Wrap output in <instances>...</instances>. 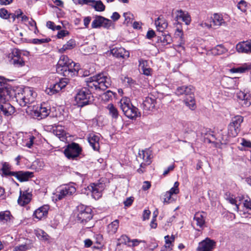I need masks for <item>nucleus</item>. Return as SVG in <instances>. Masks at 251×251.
Listing matches in <instances>:
<instances>
[{"label":"nucleus","mask_w":251,"mask_h":251,"mask_svg":"<svg viewBox=\"0 0 251 251\" xmlns=\"http://www.w3.org/2000/svg\"><path fill=\"white\" fill-rule=\"evenodd\" d=\"M133 201V198L132 197H129L126 199L124 201V203L126 206H129L131 205Z\"/></svg>","instance_id":"obj_59"},{"label":"nucleus","mask_w":251,"mask_h":251,"mask_svg":"<svg viewBox=\"0 0 251 251\" xmlns=\"http://www.w3.org/2000/svg\"><path fill=\"white\" fill-rule=\"evenodd\" d=\"M172 195L170 193H169L168 192H166L164 195V199L163 202L164 203H169L170 202V201L171 200V197Z\"/></svg>","instance_id":"obj_57"},{"label":"nucleus","mask_w":251,"mask_h":251,"mask_svg":"<svg viewBox=\"0 0 251 251\" xmlns=\"http://www.w3.org/2000/svg\"><path fill=\"white\" fill-rule=\"evenodd\" d=\"M240 131V128H236L232 124H229L228 127V135L229 136L234 137L236 136Z\"/></svg>","instance_id":"obj_41"},{"label":"nucleus","mask_w":251,"mask_h":251,"mask_svg":"<svg viewBox=\"0 0 251 251\" xmlns=\"http://www.w3.org/2000/svg\"><path fill=\"white\" fill-rule=\"evenodd\" d=\"M251 69V65L244 64L240 67L233 68L229 70V72L234 74H242L246 72Z\"/></svg>","instance_id":"obj_31"},{"label":"nucleus","mask_w":251,"mask_h":251,"mask_svg":"<svg viewBox=\"0 0 251 251\" xmlns=\"http://www.w3.org/2000/svg\"><path fill=\"white\" fill-rule=\"evenodd\" d=\"M195 89L191 85L189 86H182L177 88L176 90V94L177 95H185L186 96L194 95Z\"/></svg>","instance_id":"obj_24"},{"label":"nucleus","mask_w":251,"mask_h":251,"mask_svg":"<svg viewBox=\"0 0 251 251\" xmlns=\"http://www.w3.org/2000/svg\"><path fill=\"white\" fill-rule=\"evenodd\" d=\"M36 94L33 92L31 88L25 87L21 93L16 94V98L18 102L21 106H29L28 105L34 101Z\"/></svg>","instance_id":"obj_2"},{"label":"nucleus","mask_w":251,"mask_h":251,"mask_svg":"<svg viewBox=\"0 0 251 251\" xmlns=\"http://www.w3.org/2000/svg\"><path fill=\"white\" fill-rule=\"evenodd\" d=\"M35 234L39 240L47 241L49 239V235L45 231L41 229L35 230Z\"/></svg>","instance_id":"obj_43"},{"label":"nucleus","mask_w":251,"mask_h":251,"mask_svg":"<svg viewBox=\"0 0 251 251\" xmlns=\"http://www.w3.org/2000/svg\"><path fill=\"white\" fill-rule=\"evenodd\" d=\"M11 166L7 162L2 163V167L1 171L3 174L5 176H14L15 172H12L10 171Z\"/></svg>","instance_id":"obj_37"},{"label":"nucleus","mask_w":251,"mask_h":251,"mask_svg":"<svg viewBox=\"0 0 251 251\" xmlns=\"http://www.w3.org/2000/svg\"><path fill=\"white\" fill-rule=\"evenodd\" d=\"M178 186H179V182L178 181L175 182L174 184V187H172L168 192L172 195L173 194H177L179 192Z\"/></svg>","instance_id":"obj_49"},{"label":"nucleus","mask_w":251,"mask_h":251,"mask_svg":"<svg viewBox=\"0 0 251 251\" xmlns=\"http://www.w3.org/2000/svg\"><path fill=\"white\" fill-rule=\"evenodd\" d=\"M175 19L176 21L181 20L186 25H189L191 21V19L189 14L186 11L182 10H177L175 12Z\"/></svg>","instance_id":"obj_19"},{"label":"nucleus","mask_w":251,"mask_h":251,"mask_svg":"<svg viewBox=\"0 0 251 251\" xmlns=\"http://www.w3.org/2000/svg\"><path fill=\"white\" fill-rule=\"evenodd\" d=\"M29 52L17 49H14L9 54L11 63L17 67L25 65V61L22 56H28Z\"/></svg>","instance_id":"obj_6"},{"label":"nucleus","mask_w":251,"mask_h":251,"mask_svg":"<svg viewBox=\"0 0 251 251\" xmlns=\"http://www.w3.org/2000/svg\"><path fill=\"white\" fill-rule=\"evenodd\" d=\"M103 21V17H98L92 23V28H96L102 26V22Z\"/></svg>","instance_id":"obj_44"},{"label":"nucleus","mask_w":251,"mask_h":251,"mask_svg":"<svg viewBox=\"0 0 251 251\" xmlns=\"http://www.w3.org/2000/svg\"><path fill=\"white\" fill-rule=\"evenodd\" d=\"M100 79H90L86 81L87 86L91 89L96 90H105L109 86L110 83L104 79V81H100Z\"/></svg>","instance_id":"obj_9"},{"label":"nucleus","mask_w":251,"mask_h":251,"mask_svg":"<svg viewBox=\"0 0 251 251\" xmlns=\"http://www.w3.org/2000/svg\"><path fill=\"white\" fill-rule=\"evenodd\" d=\"M165 245L164 246V248L165 249H162V251H170L172 249V242L174 241L175 238L174 237H170L169 236L167 235L165 237Z\"/></svg>","instance_id":"obj_39"},{"label":"nucleus","mask_w":251,"mask_h":251,"mask_svg":"<svg viewBox=\"0 0 251 251\" xmlns=\"http://www.w3.org/2000/svg\"><path fill=\"white\" fill-rule=\"evenodd\" d=\"M227 50L222 45L216 46L214 48L208 51L207 54L218 55L223 54L227 52Z\"/></svg>","instance_id":"obj_29"},{"label":"nucleus","mask_w":251,"mask_h":251,"mask_svg":"<svg viewBox=\"0 0 251 251\" xmlns=\"http://www.w3.org/2000/svg\"><path fill=\"white\" fill-rule=\"evenodd\" d=\"M35 139V137L33 136H30L29 138V141L27 142L26 143V146L27 147L29 148H30L33 143V141Z\"/></svg>","instance_id":"obj_61"},{"label":"nucleus","mask_w":251,"mask_h":251,"mask_svg":"<svg viewBox=\"0 0 251 251\" xmlns=\"http://www.w3.org/2000/svg\"><path fill=\"white\" fill-rule=\"evenodd\" d=\"M32 199V194L27 191L22 192L20 191V196L18 200V203L21 206L27 204Z\"/></svg>","instance_id":"obj_17"},{"label":"nucleus","mask_w":251,"mask_h":251,"mask_svg":"<svg viewBox=\"0 0 251 251\" xmlns=\"http://www.w3.org/2000/svg\"><path fill=\"white\" fill-rule=\"evenodd\" d=\"M87 189L91 192L92 197L98 200L101 197L104 187L102 183H92L87 187Z\"/></svg>","instance_id":"obj_13"},{"label":"nucleus","mask_w":251,"mask_h":251,"mask_svg":"<svg viewBox=\"0 0 251 251\" xmlns=\"http://www.w3.org/2000/svg\"><path fill=\"white\" fill-rule=\"evenodd\" d=\"M19 181H27L33 177V173L29 171H20L15 172L14 176Z\"/></svg>","instance_id":"obj_18"},{"label":"nucleus","mask_w":251,"mask_h":251,"mask_svg":"<svg viewBox=\"0 0 251 251\" xmlns=\"http://www.w3.org/2000/svg\"><path fill=\"white\" fill-rule=\"evenodd\" d=\"M10 14L4 8L0 9V17L4 19H7L9 18Z\"/></svg>","instance_id":"obj_52"},{"label":"nucleus","mask_w":251,"mask_h":251,"mask_svg":"<svg viewBox=\"0 0 251 251\" xmlns=\"http://www.w3.org/2000/svg\"><path fill=\"white\" fill-rule=\"evenodd\" d=\"M237 8L242 12H245L249 8V6L246 1L242 0L238 3Z\"/></svg>","instance_id":"obj_46"},{"label":"nucleus","mask_w":251,"mask_h":251,"mask_svg":"<svg viewBox=\"0 0 251 251\" xmlns=\"http://www.w3.org/2000/svg\"><path fill=\"white\" fill-rule=\"evenodd\" d=\"M174 168H175V166H174V164L170 165V166H169L168 167V168L167 169L164 170L163 175L164 176H166V175H168V173L170 171H173L174 170Z\"/></svg>","instance_id":"obj_63"},{"label":"nucleus","mask_w":251,"mask_h":251,"mask_svg":"<svg viewBox=\"0 0 251 251\" xmlns=\"http://www.w3.org/2000/svg\"><path fill=\"white\" fill-rule=\"evenodd\" d=\"M100 134L97 135L92 133L88 135L87 137L88 141L94 151H98L100 149Z\"/></svg>","instance_id":"obj_16"},{"label":"nucleus","mask_w":251,"mask_h":251,"mask_svg":"<svg viewBox=\"0 0 251 251\" xmlns=\"http://www.w3.org/2000/svg\"><path fill=\"white\" fill-rule=\"evenodd\" d=\"M77 220L80 223L84 224L92 219V210L90 207L80 204L77 207Z\"/></svg>","instance_id":"obj_7"},{"label":"nucleus","mask_w":251,"mask_h":251,"mask_svg":"<svg viewBox=\"0 0 251 251\" xmlns=\"http://www.w3.org/2000/svg\"><path fill=\"white\" fill-rule=\"evenodd\" d=\"M119 105L125 115L127 118L133 119L140 116L138 108L133 106L129 98H123L119 102Z\"/></svg>","instance_id":"obj_3"},{"label":"nucleus","mask_w":251,"mask_h":251,"mask_svg":"<svg viewBox=\"0 0 251 251\" xmlns=\"http://www.w3.org/2000/svg\"><path fill=\"white\" fill-rule=\"evenodd\" d=\"M110 53L114 56L123 58H128L129 56V52L122 47L114 48L110 50Z\"/></svg>","instance_id":"obj_20"},{"label":"nucleus","mask_w":251,"mask_h":251,"mask_svg":"<svg viewBox=\"0 0 251 251\" xmlns=\"http://www.w3.org/2000/svg\"><path fill=\"white\" fill-rule=\"evenodd\" d=\"M138 158L142 159L143 162L141 163L140 167L144 168L146 165H149L151 163V153L148 151H142L139 153Z\"/></svg>","instance_id":"obj_25"},{"label":"nucleus","mask_w":251,"mask_h":251,"mask_svg":"<svg viewBox=\"0 0 251 251\" xmlns=\"http://www.w3.org/2000/svg\"><path fill=\"white\" fill-rule=\"evenodd\" d=\"M151 214V211L149 210H145L143 212V220H148Z\"/></svg>","instance_id":"obj_60"},{"label":"nucleus","mask_w":251,"mask_h":251,"mask_svg":"<svg viewBox=\"0 0 251 251\" xmlns=\"http://www.w3.org/2000/svg\"><path fill=\"white\" fill-rule=\"evenodd\" d=\"M243 117L240 115H237L232 118L230 124H232L236 128H240L241 124L243 122Z\"/></svg>","instance_id":"obj_40"},{"label":"nucleus","mask_w":251,"mask_h":251,"mask_svg":"<svg viewBox=\"0 0 251 251\" xmlns=\"http://www.w3.org/2000/svg\"><path fill=\"white\" fill-rule=\"evenodd\" d=\"M92 99L89 90L84 88L78 91L75 97V101L79 107H83L89 104Z\"/></svg>","instance_id":"obj_5"},{"label":"nucleus","mask_w":251,"mask_h":251,"mask_svg":"<svg viewBox=\"0 0 251 251\" xmlns=\"http://www.w3.org/2000/svg\"><path fill=\"white\" fill-rule=\"evenodd\" d=\"M28 248L26 245H21L14 247V251H25Z\"/></svg>","instance_id":"obj_54"},{"label":"nucleus","mask_w":251,"mask_h":251,"mask_svg":"<svg viewBox=\"0 0 251 251\" xmlns=\"http://www.w3.org/2000/svg\"><path fill=\"white\" fill-rule=\"evenodd\" d=\"M68 83V81H64V79H59L58 82L51 84L49 87L47 88L45 92L48 95H52L61 91L67 85Z\"/></svg>","instance_id":"obj_11"},{"label":"nucleus","mask_w":251,"mask_h":251,"mask_svg":"<svg viewBox=\"0 0 251 251\" xmlns=\"http://www.w3.org/2000/svg\"><path fill=\"white\" fill-rule=\"evenodd\" d=\"M210 20L213 27H219L220 26H226V22L223 19V16L219 14L215 13L213 17H210Z\"/></svg>","instance_id":"obj_23"},{"label":"nucleus","mask_w":251,"mask_h":251,"mask_svg":"<svg viewBox=\"0 0 251 251\" xmlns=\"http://www.w3.org/2000/svg\"><path fill=\"white\" fill-rule=\"evenodd\" d=\"M91 2L95 3L94 7L97 11H103L104 10L105 6L101 1H95L93 0H91Z\"/></svg>","instance_id":"obj_45"},{"label":"nucleus","mask_w":251,"mask_h":251,"mask_svg":"<svg viewBox=\"0 0 251 251\" xmlns=\"http://www.w3.org/2000/svg\"><path fill=\"white\" fill-rule=\"evenodd\" d=\"M205 214L203 212H197L194 217V221L196 222L197 226L200 227H203L205 224Z\"/></svg>","instance_id":"obj_27"},{"label":"nucleus","mask_w":251,"mask_h":251,"mask_svg":"<svg viewBox=\"0 0 251 251\" xmlns=\"http://www.w3.org/2000/svg\"><path fill=\"white\" fill-rule=\"evenodd\" d=\"M119 222L115 220L107 226V230L110 234H114L116 232L119 227Z\"/></svg>","instance_id":"obj_38"},{"label":"nucleus","mask_w":251,"mask_h":251,"mask_svg":"<svg viewBox=\"0 0 251 251\" xmlns=\"http://www.w3.org/2000/svg\"><path fill=\"white\" fill-rule=\"evenodd\" d=\"M13 216L10 211H4L0 212V222L3 224H7L11 222Z\"/></svg>","instance_id":"obj_33"},{"label":"nucleus","mask_w":251,"mask_h":251,"mask_svg":"<svg viewBox=\"0 0 251 251\" xmlns=\"http://www.w3.org/2000/svg\"><path fill=\"white\" fill-rule=\"evenodd\" d=\"M183 101L186 106L192 110H195L197 107L194 95L185 97Z\"/></svg>","instance_id":"obj_28"},{"label":"nucleus","mask_w":251,"mask_h":251,"mask_svg":"<svg viewBox=\"0 0 251 251\" xmlns=\"http://www.w3.org/2000/svg\"><path fill=\"white\" fill-rule=\"evenodd\" d=\"M111 25L112 22L110 20L103 18V21L102 22V26L108 28Z\"/></svg>","instance_id":"obj_55"},{"label":"nucleus","mask_w":251,"mask_h":251,"mask_svg":"<svg viewBox=\"0 0 251 251\" xmlns=\"http://www.w3.org/2000/svg\"><path fill=\"white\" fill-rule=\"evenodd\" d=\"M156 217H157V215H154V216L151 222L150 226L152 228H156L157 227V223L155 222Z\"/></svg>","instance_id":"obj_62"},{"label":"nucleus","mask_w":251,"mask_h":251,"mask_svg":"<svg viewBox=\"0 0 251 251\" xmlns=\"http://www.w3.org/2000/svg\"><path fill=\"white\" fill-rule=\"evenodd\" d=\"M139 68L142 73L147 75L149 76L151 74V69L149 67L147 60L140 59L139 60Z\"/></svg>","instance_id":"obj_26"},{"label":"nucleus","mask_w":251,"mask_h":251,"mask_svg":"<svg viewBox=\"0 0 251 251\" xmlns=\"http://www.w3.org/2000/svg\"><path fill=\"white\" fill-rule=\"evenodd\" d=\"M50 109L42 104L38 106H28L26 112L31 115L34 118L40 119L47 117L50 114Z\"/></svg>","instance_id":"obj_4"},{"label":"nucleus","mask_w":251,"mask_h":251,"mask_svg":"<svg viewBox=\"0 0 251 251\" xmlns=\"http://www.w3.org/2000/svg\"><path fill=\"white\" fill-rule=\"evenodd\" d=\"M53 133L58 137L60 140L63 141H64L67 137L66 132L61 126L58 125L55 126V127L53 129Z\"/></svg>","instance_id":"obj_30"},{"label":"nucleus","mask_w":251,"mask_h":251,"mask_svg":"<svg viewBox=\"0 0 251 251\" xmlns=\"http://www.w3.org/2000/svg\"><path fill=\"white\" fill-rule=\"evenodd\" d=\"M175 35L176 36L180 38V43L182 44L184 43L183 40V32L182 29L181 28L177 27L176 29L175 32Z\"/></svg>","instance_id":"obj_51"},{"label":"nucleus","mask_w":251,"mask_h":251,"mask_svg":"<svg viewBox=\"0 0 251 251\" xmlns=\"http://www.w3.org/2000/svg\"><path fill=\"white\" fill-rule=\"evenodd\" d=\"M69 34V32L67 30H63L59 31L57 35V37L58 38H62L68 35Z\"/></svg>","instance_id":"obj_56"},{"label":"nucleus","mask_w":251,"mask_h":251,"mask_svg":"<svg viewBox=\"0 0 251 251\" xmlns=\"http://www.w3.org/2000/svg\"><path fill=\"white\" fill-rule=\"evenodd\" d=\"M199 25L202 28L210 29L213 27L210 18L201 22Z\"/></svg>","instance_id":"obj_47"},{"label":"nucleus","mask_w":251,"mask_h":251,"mask_svg":"<svg viewBox=\"0 0 251 251\" xmlns=\"http://www.w3.org/2000/svg\"><path fill=\"white\" fill-rule=\"evenodd\" d=\"M155 25L158 31L162 32L167 27L168 24L164 18L158 17L156 20L155 21Z\"/></svg>","instance_id":"obj_32"},{"label":"nucleus","mask_w":251,"mask_h":251,"mask_svg":"<svg viewBox=\"0 0 251 251\" xmlns=\"http://www.w3.org/2000/svg\"><path fill=\"white\" fill-rule=\"evenodd\" d=\"M49 209L48 205H44L37 209L34 212L33 216L38 220L47 217Z\"/></svg>","instance_id":"obj_22"},{"label":"nucleus","mask_w":251,"mask_h":251,"mask_svg":"<svg viewBox=\"0 0 251 251\" xmlns=\"http://www.w3.org/2000/svg\"><path fill=\"white\" fill-rule=\"evenodd\" d=\"M241 144L244 147L251 148V142L249 141H247L244 138L242 139V142Z\"/></svg>","instance_id":"obj_58"},{"label":"nucleus","mask_w":251,"mask_h":251,"mask_svg":"<svg viewBox=\"0 0 251 251\" xmlns=\"http://www.w3.org/2000/svg\"><path fill=\"white\" fill-rule=\"evenodd\" d=\"M125 18L124 23L126 25L131 23L132 21L133 16L132 14L129 12L125 13L123 15Z\"/></svg>","instance_id":"obj_50"},{"label":"nucleus","mask_w":251,"mask_h":251,"mask_svg":"<svg viewBox=\"0 0 251 251\" xmlns=\"http://www.w3.org/2000/svg\"><path fill=\"white\" fill-rule=\"evenodd\" d=\"M108 110L109 115L114 119H117L119 116V112L117 109L112 103L109 104L106 106Z\"/></svg>","instance_id":"obj_36"},{"label":"nucleus","mask_w":251,"mask_h":251,"mask_svg":"<svg viewBox=\"0 0 251 251\" xmlns=\"http://www.w3.org/2000/svg\"><path fill=\"white\" fill-rule=\"evenodd\" d=\"M80 151L81 149L78 144L73 143L69 145L67 148L64 150V154L68 158L74 159L79 155Z\"/></svg>","instance_id":"obj_10"},{"label":"nucleus","mask_w":251,"mask_h":251,"mask_svg":"<svg viewBox=\"0 0 251 251\" xmlns=\"http://www.w3.org/2000/svg\"><path fill=\"white\" fill-rule=\"evenodd\" d=\"M113 95V92L110 90H108L106 92L102 94V95L101 96V100L104 101H107L109 100L112 99Z\"/></svg>","instance_id":"obj_48"},{"label":"nucleus","mask_w":251,"mask_h":251,"mask_svg":"<svg viewBox=\"0 0 251 251\" xmlns=\"http://www.w3.org/2000/svg\"><path fill=\"white\" fill-rule=\"evenodd\" d=\"M236 50L240 53H249L248 41L238 43L236 45Z\"/></svg>","instance_id":"obj_34"},{"label":"nucleus","mask_w":251,"mask_h":251,"mask_svg":"<svg viewBox=\"0 0 251 251\" xmlns=\"http://www.w3.org/2000/svg\"><path fill=\"white\" fill-rule=\"evenodd\" d=\"M244 213L251 215V200L250 198H248L244 201Z\"/></svg>","instance_id":"obj_42"},{"label":"nucleus","mask_w":251,"mask_h":251,"mask_svg":"<svg viewBox=\"0 0 251 251\" xmlns=\"http://www.w3.org/2000/svg\"><path fill=\"white\" fill-rule=\"evenodd\" d=\"M76 192L75 188L72 185H65L62 187L56 194V200H61L67 196L72 195Z\"/></svg>","instance_id":"obj_12"},{"label":"nucleus","mask_w":251,"mask_h":251,"mask_svg":"<svg viewBox=\"0 0 251 251\" xmlns=\"http://www.w3.org/2000/svg\"><path fill=\"white\" fill-rule=\"evenodd\" d=\"M75 46V40L71 39L69 40L65 45H64L62 48L58 50L59 52L62 53L65 52L67 50H71L74 48Z\"/></svg>","instance_id":"obj_35"},{"label":"nucleus","mask_w":251,"mask_h":251,"mask_svg":"<svg viewBox=\"0 0 251 251\" xmlns=\"http://www.w3.org/2000/svg\"><path fill=\"white\" fill-rule=\"evenodd\" d=\"M7 79L0 80V98L2 97L5 100L4 96H9L11 93V87L7 83ZM8 80H12L13 79H7Z\"/></svg>","instance_id":"obj_15"},{"label":"nucleus","mask_w":251,"mask_h":251,"mask_svg":"<svg viewBox=\"0 0 251 251\" xmlns=\"http://www.w3.org/2000/svg\"><path fill=\"white\" fill-rule=\"evenodd\" d=\"M56 71L59 74L69 77L86 76L88 73L86 72L84 74L78 64L74 62L65 55L60 56L56 65Z\"/></svg>","instance_id":"obj_1"},{"label":"nucleus","mask_w":251,"mask_h":251,"mask_svg":"<svg viewBox=\"0 0 251 251\" xmlns=\"http://www.w3.org/2000/svg\"><path fill=\"white\" fill-rule=\"evenodd\" d=\"M151 183L149 181H145L144 184L142 186V189L144 190H147L151 187Z\"/></svg>","instance_id":"obj_64"},{"label":"nucleus","mask_w":251,"mask_h":251,"mask_svg":"<svg viewBox=\"0 0 251 251\" xmlns=\"http://www.w3.org/2000/svg\"><path fill=\"white\" fill-rule=\"evenodd\" d=\"M158 108L159 104L157 99L152 95H150L147 97L142 103V108L144 112H153Z\"/></svg>","instance_id":"obj_8"},{"label":"nucleus","mask_w":251,"mask_h":251,"mask_svg":"<svg viewBox=\"0 0 251 251\" xmlns=\"http://www.w3.org/2000/svg\"><path fill=\"white\" fill-rule=\"evenodd\" d=\"M236 95L238 100L241 105L246 107L249 106L251 105L250 95L249 93L239 91L237 93Z\"/></svg>","instance_id":"obj_21"},{"label":"nucleus","mask_w":251,"mask_h":251,"mask_svg":"<svg viewBox=\"0 0 251 251\" xmlns=\"http://www.w3.org/2000/svg\"><path fill=\"white\" fill-rule=\"evenodd\" d=\"M216 246V242L209 238H206L199 243L197 251H212Z\"/></svg>","instance_id":"obj_14"},{"label":"nucleus","mask_w":251,"mask_h":251,"mask_svg":"<svg viewBox=\"0 0 251 251\" xmlns=\"http://www.w3.org/2000/svg\"><path fill=\"white\" fill-rule=\"evenodd\" d=\"M50 41V39H34L32 41V43L34 44H41L44 43H48Z\"/></svg>","instance_id":"obj_53"}]
</instances>
